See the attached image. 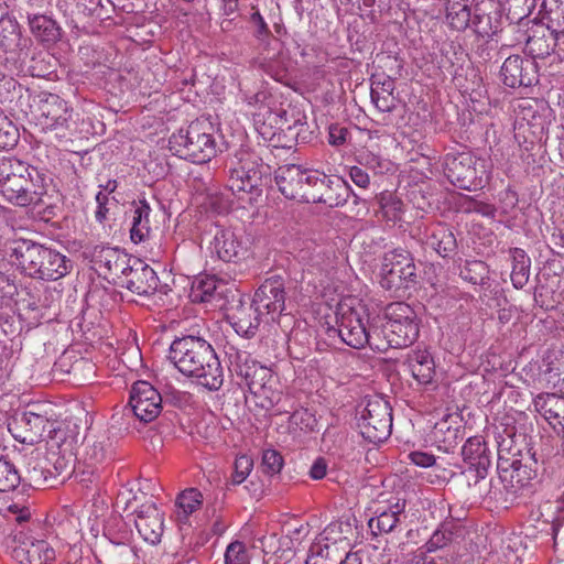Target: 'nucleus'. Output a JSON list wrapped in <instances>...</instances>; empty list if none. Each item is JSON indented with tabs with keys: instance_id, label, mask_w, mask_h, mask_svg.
Listing matches in <instances>:
<instances>
[{
	"instance_id": "nucleus-1",
	"label": "nucleus",
	"mask_w": 564,
	"mask_h": 564,
	"mask_svg": "<svg viewBox=\"0 0 564 564\" xmlns=\"http://www.w3.org/2000/svg\"><path fill=\"white\" fill-rule=\"evenodd\" d=\"M169 359L177 370L192 377L209 391H217L224 383V371L213 346L200 336L187 335L175 338Z\"/></svg>"
},
{
	"instance_id": "nucleus-2",
	"label": "nucleus",
	"mask_w": 564,
	"mask_h": 564,
	"mask_svg": "<svg viewBox=\"0 0 564 564\" xmlns=\"http://www.w3.org/2000/svg\"><path fill=\"white\" fill-rule=\"evenodd\" d=\"M8 254L22 274L37 281H58L73 270V261L66 254L32 239H11Z\"/></svg>"
},
{
	"instance_id": "nucleus-3",
	"label": "nucleus",
	"mask_w": 564,
	"mask_h": 564,
	"mask_svg": "<svg viewBox=\"0 0 564 564\" xmlns=\"http://www.w3.org/2000/svg\"><path fill=\"white\" fill-rule=\"evenodd\" d=\"M47 181L51 178L45 173L17 158H0V192L12 205L31 206Z\"/></svg>"
},
{
	"instance_id": "nucleus-4",
	"label": "nucleus",
	"mask_w": 564,
	"mask_h": 564,
	"mask_svg": "<svg viewBox=\"0 0 564 564\" xmlns=\"http://www.w3.org/2000/svg\"><path fill=\"white\" fill-rule=\"evenodd\" d=\"M228 170L227 187L243 199L248 195L247 202L252 204L263 193V187L271 180V166L265 164L262 159L253 151L239 149L226 161Z\"/></svg>"
},
{
	"instance_id": "nucleus-5",
	"label": "nucleus",
	"mask_w": 564,
	"mask_h": 564,
	"mask_svg": "<svg viewBox=\"0 0 564 564\" xmlns=\"http://www.w3.org/2000/svg\"><path fill=\"white\" fill-rule=\"evenodd\" d=\"M375 350L411 346L419 337V321L415 311L404 302H394L386 306L382 317L377 318Z\"/></svg>"
},
{
	"instance_id": "nucleus-6",
	"label": "nucleus",
	"mask_w": 564,
	"mask_h": 564,
	"mask_svg": "<svg viewBox=\"0 0 564 564\" xmlns=\"http://www.w3.org/2000/svg\"><path fill=\"white\" fill-rule=\"evenodd\" d=\"M214 130L207 119H196L170 137L169 148L181 159L196 164L206 163L217 152Z\"/></svg>"
},
{
	"instance_id": "nucleus-7",
	"label": "nucleus",
	"mask_w": 564,
	"mask_h": 564,
	"mask_svg": "<svg viewBox=\"0 0 564 564\" xmlns=\"http://www.w3.org/2000/svg\"><path fill=\"white\" fill-rule=\"evenodd\" d=\"M380 285L401 295L416 284V267L412 254L404 249H394L384 254L380 272Z\"/></svg>"
},
{
	"instance_id": "nucleus-8",
	"label": "nucleus",
	"mask_w": 564,
	"mask_h": 564,
	"mask_svg": "<svg viewBox=\"0 0 564 564\" xmlns=\"http://www.w3.org/2000/svg\"><path fill=\"white\" fill-rule=\"evenodd\" d=\"M358 429L369 443L384 442L392 431V409L389 402L381 398L369 400L358 420Z\"/></svg>"
},
{
	"instance_id": "nucleus-9",
	"label": "nucleus",
	"mask_w": 564,
	"mask_h": 564,
	"mask_svg": "<svg viewBox=\"0 0 564 564\" xmlns=\"http://www.w3.org/2000/svg\"><path fill=\"white\" fill-rule=\"evenodd\" d=\"M338 333L341 340L355 348L360 349L368 345L375 349V335L377 332V318L370 325H367L360 312L351 307H340L337 314Z\"/></svg>"
},
{
	"instance_id": "nucleus-10",
	"label": "nucleus",
	"mask_w": 564,
	"mask_h": 564,
	"mask_svg": "<svg viewBox=\"0 0 564 564\" xmlns=\"http://www.w3.org/2000/svg\"><path fill=\"white\" fill-rule=\"evenodd\" d=\"M226 355L229 371L240 379V384L247 386L252 394L257 393L264 384L274 381V377H276L270 368L253 360L247 351L230 347Z\"/></svg>"
},
{
	"instance_id": "nucleus-11",
	"label": "nucleus",
	"mask_w": 564,
	"mask_h": 564,
	"mask_svg": "<svg viewBox=\"0 0 564 564\" xmlns=\"http://www.w3.org/2000/svg\"><path fill=\"white\" fill-rule=\"evenodd\" d=\"M445 175L458 188L475 191L482 187L484 164L468 152L446 154Z\"/></svg>"
},
{
	"instance_id": "nucleus-12",
	"label": "nucleus",
	"mask_w": 564,
	"mask_h": 564,
	"mask_svg": "<svg viewBox=\"0 0 564 564\" xmlns=\"http://www.w3.org/2000/svg\"><path fill=\"white\" fill-rule=\"evenodd\" d=\"M250 23L252 25V35L257 42V50L264 59L262 64L263 70L275 80L281 82L286 76V70L284 67L275 66L273 62V58L281 51V42L271 33L259 11L251 14Z\"/></svg>"
},
{
	"instance_id": "nucleus-13",
	"label": "nucleus",
	"mask_w": 564,
	"mask_h": 564,
	"mask_svg": "<svg viewBox=\"0 0 564 564\" xmlns=\"http://www.w3.org/2000/svg\"><path fill=\"white\" fill-rule=\"evenodd\" d=\"M9 547L12 557L20 564H52L55 561V550L44 540H39L23 530L10 535Z\"/></svg>"
},
{
	"instance_id": "nucleus-14",
	"label": "nucleus",
	"mask_w": 564,
	"mask_h": 564,
	"mask_svg": "<svg viewBox=\"0 0 564 564\" xmlns=\"http://www.w3.org/2000/svg\"><path fill=\"white\" fill-rule=\"evenodd\" d=\"M23 47L18 21L9 15H2L0 18V78L4 77V69L21 59Z\"/></svg>"
},
{
	"instance_id": "nucleus-15",
	"label": "nucleus",
	"mask_w": 564,
	"mask_h": 564,
	"mask_svg": "<svg viewBox=\"0 0 564 564\" xmlns=\"http://www.w3.org/2000/svg\"><path fill=\"white\" fill-rule=\"evenodd\" d=\"M129 405L141 422L154 421L162 411V397L148 381L139 380L133 383Z\"/></svg>"
},
{
	"instance_id": "nucleus-16",
	"label": "nucleus",
	"mask_w": 564,
	"mask_h": 564,
	"mask_svg": "<svg viewBox=\"0 0 564 564\" xmlns=\"http://www.w3.org/2000/svg\"><path fill=\"white\" fill-rule=\"evenodd\" d=\"M285 283L281 275L267 278L254 292L252 303L272 321L285 310Z\"/></svg>"
},
{
	"instance_id": "nucleus-17",
	"label": "nucleus",
	"mask_w": 564,
	"mask_h": 564,
	"mask_svg": "<svg viewBox=\"0 0 564 564\" xmlns=\"http://www.w3.org/2000/svg\"><path fill=\"white\" fill-rule=\"evenodd\" d=\"M116 284L138 295H152L159 290L160 281L156 272L149 264L139 259H132Z\"/></svg>"
},
{
	"instance_id": "nucleus-18",
	"label": "nucleus",
	"mask_w": 564,
	"mask_h": 564,
	"mask_svg": "<svg viewBox=\"0 0 564 564\" xmlns=\"http://www.w3.org/2000/svg\"><path fill=\"white\" fill-rule=\"evenodd\" d=\"M53 423L47 417L33 411H23L17 413L8 423V429L12 436L23 444H35L40 442L47 427Z\"/></svg>"
},
{
	"instance_id": "nucleus-19",
	"label": "nucleus",
	"mask_w": 564,
	"mask_h": 564,
	"mask_svg": "<svg viewBox=\"0 0 564 564\" xmlns=\"http://www.w3.org/2000/svg\"><path fill=\"white\" fill-rule=\"evenodd\" d=\"M39 122L44 130L65 131L70 127L73 109L58 95L48 94L40 100Z\"/></svg>"
},
{
	"instance_id": "nucleus-20",
	"label": "nucleus",
	"mask_w": 564,
	"mask_h": 564,
	"mask_svg": "<svg viewBox=\"0 0 564 564\" xmlns=\"http://www.w3.org/2000/svg\"><path fill=\"white\" fill-rule=\"evenodd\" d=\"M503 7L499 0H480L473 10L471 29L481 37L492 39L502 30Z\"/></svg>"
},
{
	"instance_id": "nucleus-21",
	"label": "nucleus",
	"mask_w": 564,
	"mask_h": 564,
	"mask_svg": "<svg viewBox=\"0 0 564 564\" xmlns=\"http://www.w3.org/2000/svg\"><path fill=\"white\" fill-rule=\"evenodd\" d=\"M500 77L510 88L530 87L538 83V65L533 58L510 55L501 66Z\"/></svg>"
},
{
	"instance_id": "nucleus-22",
	"label": "nucleus",
	"mask_w": 564,
	"mask_h": 564,
	"mask_svg": "<svg viewBox=\"0 0 564 564\" xmlns=\"http://www.w3.org/2000/svg\"><path fill=\"white\" fill-rule=\"evenodd\" d=\"M310 170L296 164L278 167L274 180L281 194L288 199L304 203Z\"/></svg>"
},
{
	"instance_id": "nucleus-23",
	"label": "nucleus",
	"mask_w": 564,
	"mask_h": 564,
	"mask_svg": "<svg viewBox=\"0 0 564 564\" xmlns=\"http://www.w3.org/2000/svg\"><path fill=\"white\" fill-rule=\"evenodd\" d=\"M131 261L132 259L128 258V254L118 248L96 246L91 253L95 270L105 279H111L115 284L119 281L120 275L126 272Z\"/></svg>"
},
{
	"instance_id": "nucleus-24",
	"label": "nucleus",
	"mask_w": 564,
	"mask_h": 564,
	"mask_svg": "<svg viewBox=\"0 0 564 564\" xmlns=\"http://www.w3.org/2000/svg\"><path fill=\"white\" fill-rule=\"evenodd\" d=\"M212 250L224 262L237 263L248 256V243L231 229H217L212 241Z\"/></svg>"
},
{
	"instance_id": "nucleus-25",
	"label": "nucleus",
	"mask_w": 564,
	"mask_h": 564,
	"mask_svg": "<svg viewBox=\"0 0 564 564\" xmlns=\"http://www.w3.org/2000/svg\"><path fill=\"white\" fill-rule=\"evenodd\" d=\"M163 513L155 503H143L137 511L134 524L144 541L156 544L161 541L163 534Z\"/></svg>"
},
{
	"instance_id": "nucleus-26",
	"label": "nucleus",
	"mask_w": 564,
	"mask_h": 564,
	"mask_svg": "<svg viewBox=\"0 0 564 564\" xmlns=\"http://www.w3.org/2000/svg\"><path fill=\"white\" fill-rule=\"evenodd\" d=\"M21 482L36 489L52 487L50 467L45 454L34 449L25 456V467Z\"/></svg>"
},
{
	"instance_id": "nucleus-27",
	"label": "nucleus",
	"mask_w": 564,
	"mask_h": 564,
	"mask_svg": "<svg viewBox=\"0 0 564 564\" xmlns=\"http://www.w3.org/2000/svg\"><path fill=\"white\" fill-rule=\"evenodd\" d=\"M263 315L264 313L251 302L249 304L241 303L228 318L238 335L252 338L258 332Z\"/></svg>"
},
{
	"instance_id": "nucleus-28",
	"label": "nucleus",
	"mask_w": 564,
	"mask_h": 564,
	"mask_svg": "<svg viewBox=\"0 0 564 564\" xmlns=\"http://www.w3.org/2000/svg\"><path fill=\"white\" fill-rule=\"evenodd\" d=\"M405 518V500L398 499L395 503L380 511L376 518H371L368 525L373 534L390 533L394 531Z\"/></svg>"
},
{
	"instance_id": "nucleus-29",
	"label": "nucleus",
	"mask_w": 564,
	"mask_h": 564,
	"mask_svg": "<svg viewBox=\"0 0 564 564\" xmlns=\"http://www.w3.org/2000/svg\"><path fill=\"white\" fill-rule=\"evenodd\" d=\"M462 456L468 466H477L480 475L491 465L490 451L481 436L469 437L462 447Z\"/></svg>"
},
{
	"instance_id": "nucleus-30",
	"label": "nucleus",
	"mask_w": 564,
	"mask_h": 564,
	"mask_svg": "<svg viewBox=\"0 0 564 564\" xmlns=\"http://www.w3.org/2000/svg\"><path fill=\"white\" fill-rule=\"evenodd\" d=\"M394 80L387 76L383 80L371 84L370 97L375 107L381 112H392L397 108L398 98L393 95Z\"/></svg>"
},
{
	"instance_id": "nucleus-31",
	"label": "nucleus",
	"mask_w": 564,
	"mask_h": 564,
	"mask_svg": "<svg viewBox=\"0 0 564 564\" xmlns=\"http://www.w3.org/2000/svg\"><path fill=\"white\" fill-rule=\"evenodd\" d=\"M50 467L52 487L63 484L74 471V458L72 454L51 449L45 453Z\"/></svg>"
},
{
	"instance_id": "nucleus-32",
	"label": "nucleus",
	"mask_w": 564,
	"mask_h": 564,
	"mask_svg": "<svg viewBox=\"0 0 564 564\" xmlns=\"http://www.w3.org/2000/svg\"><path fill=\"white\" fill-rule=\"evenodd\" d=\"M29 26L32 34L43 43H55L59 40L62 30L57 22L45 14H29Z\"/></svg>"
},
{
	"instance_id": "nucleus-33",
	"label": "nucleus",
	"mask_w": 564,
	"mask_h": 564,
	"mask_svg": "<svg viewBox=\"0 0 564 564\" xmlns=\"http://www.w3.org/2000/svg\"><path fill=\"white\" fill-rule=\"evenodd\" d=\"M408 367L420 384L431 383L435 375L434 360L427 351H413L408 357Z\"/></svg>"
},
{
	"instance_id": "nucleus-34",
	"label": "nucleus",
	"mask_w": 564,
	"mask_h": 564,
	"mask_svg": "<svg viewBox=\"0 0 564 564\" xmlns=\"http://www.w3.org/2000/svg\"><path fill=\"white\" fill-rule=\"evenodd\" d=\"M534 409L556 430L554 420L564 417V398L555 393L539 394L534 401Z\"/></svg>"
},
{
	"instance_id": "nucleus-35",
	"label": "nucleus",
	"mask_w": 564,
	"mask_h": 564,
	"mask_svg": "<svg viewBox=\"0 0 564 564\" xmlns=\"http://www.w3.org/2000/svg\"><path fill=\"white\" fill-rule=\"evenodd\" d=\"M51 182L52 180L47 181L43 186V191L41 195H39V199H34V202H32L34 208H36V215L45 223H48L57 215L59 203L62 200L59 193L51 186Z\"/></svg>"
},
{
	"instance_id": "nucleus-36",
	"label": "nucleus",
	"mask_w": 564,
	"mask_h": 564,
	"mask_svg": "<svg viewBox=\"0 0 564 564\" xmlns=\"http://www.w3.org/2000/svg\"><path fill=\"white\" fill-rule=\"evenodd\" d=\"M427 245L443 258H451L457 251L455 235L448 227L443 225H438L432 230L427 237Z\"/></svg>"
},
{
	"instance_id": "nucleus-37",
	"label": "nucleus",
	"mask_w": 564,
	"mask_h": 564,
	"mask_svg": "<svg viewBox=\"0 0 564 564\" xmlns=\"http://www.w3.org/2000/svg\"><path fill=\"white\" fill-rule=\"evenodd\" d=\"M542 19L555 40L564 37V0H543Z\"/></svg>"
},
{
	"instance_id": "nucleus-38",
	"label": "nucleus",
	"mask_w": 564,
	"mask_h": 564,
	"mask_svg": "<svg viewBox=\"0 0 564 564\" xmlns=\"http://www.w3.org/2000/svg\"><path fill=\"white\" fill-rule=\"evenodd\" d=\"M509 256L512 264L510 279L516 289H522L529 281L531 259L521 248H510Z\"/></svg>"
},
{
	"instance_id": "nucleus-39",
	"label": "nucleus",
	"mask_w": 564,
	"mask_h": 564,
	"mask_svg": "<svg viewBox=\"0 0 564 564\" xmlns=\"http://www.w3.org/2000/svg\"><path fill=\"white\" fill-rule=\"evenodd\" d=\"M324 193L325 195L319 204H324L329 208H337L347 203L351 195V188L344 178L333 175Z\"/></svg>"
},
{
	"instance_id": "nucleus-40",
	"label": "nucleus",
	"mask_w": 564,
	"mask_h": 564,
	"mask_svg": "<svg viewBox=\"0 0 564 564\" xmlns=\"http://www.w3.org/2000/svg\"><path fill=\"white\" fill-rule=\"evenodd\" d=\"M377 203L382 218L391 225L402 219L404 204L394 193L384 191L377 195Z\"/></svg>"
},
{
	"instance_id": "nucleus-41",
	"label": "nucleus",
	"mask_w": 564,
	"mask_h": 564,
	"mask_svg": "<svg viewBox=\"0 0 564 564\" xmlns=\"http://www.w3.org/2000/svg\"><path fill=\"white\" fill-rule=\"evenodd\" d=\"M218 280L214 275L197 276L191 286L189 297L194 303H207L217 295Z\"/></svg>"
},
{
	"instance_id": "nucleus-42",
	"label": "nucleus",
	"mask_w": 564,
	"mask_h": 564,
	"mask_svg": "<svg viewBox=\"0 0 564 564\" xmlns=\"http://www.w3.org/2000/svg\"><path fill=\"white\" fill-rule=\"evenodd\" d=\"M446 11V22L452 30L462 32L471 28L473 12L467 3L447 2Z\"/></svg>"
},
{
	"instance_id": "nucleus-43",
	"label": "nucleus",
	"mask_w": 564,
	"mask_h": 564,
	"mask_svg": "<svg viewBox=\"0 0 564 564\" xmlns=\"http://www.w3.org/2000/svg\"><path fill=\"white\" fill-rule=\"evenodd\" d=\"M333 175H327L319 170H310V177L307 181V189L305 195V202L308 204H319L324 197V191L330 183Z\"/></svg>"
},
{
	"instance_id": "nucleus-44",
	"label": "nucleus",
	"mask_w": 564,
	"mask_h": 564,
	"mask_svg": "<svg viewBox=\"0 0 564 564\" xmlns=\"http://www.w3.org/2000/svg\"><path fill=\"white\" fill-rule=\"evenodd\" d=\"M278 386V378L274 377V381L264 384V387H261L257 393H253V395L259 400L261 408L270 410L274 406H279L283 399V394Z\"/></svg>"
},
{
	"instance_id": "nucleus-45",
	"label": "nucleus",
	"mask_w": 564,
	"mask_h": 564,
	"mask_svg": "<svg viewBox=\"0 0 564 564\" xmlns=\"http://www.w3.org/2000/svg\"><path fill=\"white\" fill-rule=\"evenodd\" d=\"M459 275L471 284H484L488 279V267L480 260H467L460 268Z\"/></svg>"
},
{
	"instance_id": "nucleus-46",
	"label": "nucleus",
	"mask_w": 564,
	"mask_h": 564,
	"mask_svg": "<svg viewBox=\"0 0 564 564\" xmlns=\"http://www.w3.org/2000/svg\"><path fill=\"white\" fill-rule=\"evenodd\" d=\"M557 41L554 35H552L551 40H546L544 36L532 35L527 40L525 50L533 58H543L554 51Z\"/></svg>"
},
{
	"instance_id": "nucleus-47",
	"label": "nucleus",
	"mask_w": 564,
	"mask_h": 564,
	"mask_svg": "<svg viewBox=\"0 0 564 564\" xmlns=\"http://www.w3.org/2000/svg\"><path fill=\"white\" fill-rule=\"evenodd\" d=\"M203 503V495L197 488H188L181 492L176 506L182 509L184 517L192 514Z\"/></svg>"
},
{
	"instance_id": "nucleus-48",
	"label": "nucleus",
	"mask_w": 564,
	"mask_h": 564,
	"mask_svg": "<svg viewBox=\"0 0 564 564\" xmlns=\"http://www.w3.org/2000/svg\"><path fill=\"white\" fill-rule=\"evenodd\" d=\"M507 18L520 22L528 18L535 8V0H506Z\"/></svg>"
},
{
	"instance_id": "nucleus-49",
	"label": "nucleus",
	"mask_w": 564,
	"mask_h": 564,
	"mask_svg": "<svg viewBox=\"0 0 564 564\" xmlns=\"http://www.w3.org/2000/svg\"><path fill=\"white\" fill-rule=\"evenodd\" d=\"M453 527V523H443L427 541V552H434L447 546L454 538Z\"/></svg>"
},
{
	"instance_id": "nucleus-50",
	"label": "nucleus",
	"mask_w": 564,
	"mask_h": 564,
	"mask_svg": "<svg viewBox=\"0 0 564 564\" xmlns=\"http://www.w3.org/2000/svg\"><path fill=\"white\" fill-rule=\"evenodd\" d=\"M19 139V131L13 122L0 111V149L13 148Z\"/></svg>"
},
{
	"instance_id": "nucleus-51",
	"label": "nucleus",
	"mask_w": 564,
	"mask_h": 564,
	"mask_svg": "<svg viewBox=\"0 0 564 564\" xmlns=\"http://www.w3.org/2000/svg\"><path fill=\"white\" fill-rule=\"evenodd\" d=\"M358 162L376 174H382L390 170V161L369 151L361 152L358 156Z\"/></svg>"
},
{
	"instance_id": "nucleus-52",
	"label": "nucleus",
	"mask_w": 564,
	"mask_h": 564,
	"mask_svg": "<svg viewBox=\"0 0 564 564\" xmlns=\"http://www.w3.org/2000/svg\"><path fill=\"white\" fill-rule=\"evenodd\" d=\"M284 460L282 455L275 449H264L262 453L261 467L267 475L273 476L281 471Z\"/></svg>"
},
{
	"instance_id": "nucleus-53",
	"label": "nucleus",
	"mask_w": 564,
	"mask_h": 564,
	"mask_svg": "<svg viewBox=\"0 0 564 564\" xmlns=\"http://www.w3.org/2000/svg\"><path fill=\"white\" fill-rule=\"evenodd\" d=\"M253 467V459L248 455L237 456L234 464V473L231 476L232 485L242 484L249 476Z\"/></svg>"
},
{
	"instance_id": "nucleus-54",
	"label": "nucleus",
	"mask_w": 564,
	"mask_h": 564,
	"mask_svg": "<svg viewBox=\"0 0 564 564\" xmlns=\"http://www.w3.org/2000/svg\"><path fill=\"white\" fill-rule=\"evenodd\" d=\"M246 546L240 541L231 542L225 552V564H248Z\"/></svg>"
},
{
	"instance_id": "nucleus-55",
	"label": "nucleus",
	"mask_w": 564,
	"mask_h": 564,
	"mask_svg": "<svg viewBox=\"0 0 564 564\" xmlns=\"http://www.w3.org/2000/svg\"><path fill=\"white\" fill-rule=\"evenodd\" d=\"M151 236L150 217L142 220L140 225L131 226L130 238L134 243H140L148 240Z\"/></svg>"
},
{
	"instance_id": "nucleus-56",
	"label": "nucleus",
	"mask_w": 564,
	"mask_h": 564,
	"mask_svg": "<svg viewBox=\"0 0 564 564\" xmlns=\"http://www.w3.org/2000/svg\"><path fill=\"white\" fill-rule=\"evenodd\" d=\"M488 469L485 468L484 474H478V467L477 466H467L462 473L460 477L466 482L468 487L477 486L481 480H484L488 475Z\"/></svg>"
},
{
	"instance_id": "nucleus-57",
	"label": "nucleus",
	"mask_w": 564,
	"mask_h": 564,
	"mask_svg": "<svg viewBox=\"0 0 564 564\" xmlns=\"http://www.w3.org/2000/svg\"><path fill=\"white\" fill-rule=\"evenodd\" d=\"M499 200L501 204L502 213L508 214L509 212L516 208L519 198L516 191L511 188H506L505 191L500 192Z\"/></svg>"
},
{
	"instance_id": "nucleus-58",
	"label": "nucleus",
	"mask_w": 564,
	"mask_h": 564,
	"mask_svg": "<svg viewBox=\"0 0 564 564\" xmlns=\"http://www.w3.org/2000/svg\"><path fill=\"white\" fill-rule=\"evenodd\" d=\"M348 129L339 124H332L328 132V141L332 145L339 147L346 143Z\"/></svg>"
},
{
	"instance_id": "nucleus-59",
	"label": "nucleus",
	"mask_w": 564,
	"mask_h": 564,
	"mask_svg": "<svg viewBox=\"0 0 564 564\" xmlns=\"http://www.w3.org/2000/svg\"><path fill=\"white\" fill-rule=\"evenodd\" d=\"M349 176L351 181L361 188H367L370 184L369 174L361 166H351Z\"/></svg>"
},
{
	"instance_id": "nucleus-60",
	"label": "nucleus",
	"mask_w": 564,
	"mask_h": 564,
	"mask_svg": "<svg viewBox=\"0 0 564 564\" xmlns=\"http://www.w3.org/2000/svg\"><path fill=\"white\" fill-rule=\"evenodd\" d=\"M411 462L420 467H431L435 464V456L425 452L415 451L409 455Z\"/></svg>"
},
{
	"instance_id": "nucleus-61",
	"label": "nucleus",
	"mask_w": 564,
	"mask_h": 564,
	"mask_svg": "<svg viewBox=\"0 0 564 564\" xmlns=\"http://www.w3.org/2000/svg\"><path fill=\"white\" fill-rule=\"evenodd\" d=\"M151 207L145 200H140L133 209L132 226L140 225L142 220H147L150 217Z\"/></svg>"
},
{
	"instance_id": "nucleus-62",
	"label": "nucleus",
	"mask_w": 564,
	"mask_h": 564,
	"mask_svg": "<svg viewBox=\"0 0 564 564\" xmlns=\"http://www.w3.org/2000/svg\"><path fill=\"white\" fill-rule=\"evenodd\" d=\"M112 556L118 561H132L135 558L137 554L134 553L133 549L130 547L128 544L118 543L113 546Z\"/></svg>"
},
{
	"instance_id": "nucleus-63",
	"label": "nucleus",
	"mask_w": 564,
	"mask_h": 564,
	"mask_svg": "<svg viewBox=\"0 0 564 564\" xmlns=\"http://www.w3.org/2000/svg\"><path fill=\"white\" fill-rule=\"evenodd\" d=\"M327 474V463L324 457H318L314 460L310 468L308 475L314 480L323 479Z\"/></svg>"
},
{
	"instance_id": "nucleus-64",
	"label": "nucleus",
	"mask_w": 564,
	"mask_h": 564,
	"mask_svg": "<svg viewBox=\"0 0 564 564\" xmlns=\"http://www.w3.org/2000/svg\"><path fill=\"white\" fill-rule=\"evenodd\" d=\"M310 552L311 554L307 556L305 564H328L323 555V547L319 544L313 545Z\"/></svg>"
}]
</instances>
